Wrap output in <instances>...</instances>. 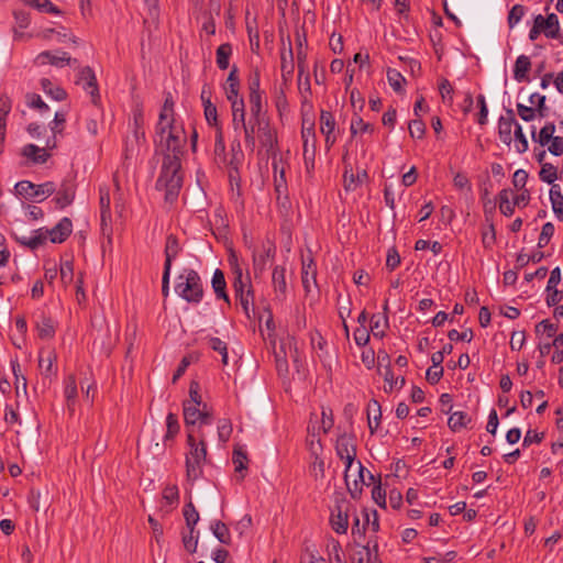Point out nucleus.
<instances>
[{
    "mask_svg": "<svg viewBox=\"0 0 563 563\" xmlns=\"http://www.w3.org/2000/svg\"><path fill=\"white\" fill-rule=\"evenodd\" d=\"M174 100L167 93L155 126L154 144L156 152L163 156L162 167L155 188L164 191V199L174 203L183 188L184 175L181 172V157L186 145L184 131L175 125Z\"/></svg>",
    "mask_w": 563,
    "mask_h": 563,
    "instance_id": "nucleus-1",
    "label": "nucleus"
},
{
    "mask_svg": "<svg viewBox=\"0 0 563 563\" xmlns=\"http://www.w3.org/2000/svg\"><path fill=\"white\" fill-rule=\"evenodd\" d=\"M189 451L186 454V473L188 479H197L202 471V464L207 459V443L201 430H189L187 433Z\"/></svg>",
    "mask_w": 563,
    "mask_h": 563,
    "instance_id": "nucleus-2",
    "label": "nucleus"
},
{
    "mask_svg": "<svg viewBox=\"0 0 563 563\" xmlns=\"http://www.w3.org/2000/svg\"><path fill=\"white\" fill-rule=\"evenodd\" d=\"M73 232V222L69 218L64 217L52 229H38L34 231V234L30 238L22 236L18 238L16 241L27 246L31 250H36L41 245L45 244L47 239L52 243H63Z\"/></svg>",
    "mask_w": 563,
    "mask_h": 563,
    "instance_id": "nucleus-3",
    "label": "nucleus"
},
{
    "mask_svg": "<svg viewBox=\"0 0 563 563\" xmlns=\"http://www.w3.org/2000/svg\"><path fill=\"white\" fill-rule=\"evenodd\" d=\"M175 292L189 303H199L203 297L199 274L192 268H185L176 279Z\"/></svg>",
    "mask_w": 563,
    "mask_h": 563,
    "instance_id": "nucleus-4",
    "label": "nucleus"
},
{
    "mask_svg": "<svg viewBox=\"0 0 563 563\" xmlns=\"http://www.w3.org/2000/svg\"><path fill=\"white\" fill-rule=\"evenodd\" d=\"M184 420L188 431L195 429L197 422H199V426L196 430H201V426L212 423V413L208 410L207 404L197 406L191 401H185Z\"/></svg>",
    "mask_w": 563,
    "mask_h": 563,
    "instance_id": "nucleus-5",
    "label": "nucleus"
},
{
    "mask_svg": "<svg viewBox=\"0 0 563 563\" xmlns=\"http://www.w3.org/2000/svg\"><path fill=\"white\" fill-rule=\"evenodd\" d=\"M335 451L341 460L345 461V471L349 473L356 456L354 439L345 433L341 434L335 444Z\"/></svg>",
    "mask_w": 563,
    "mask_h": 563,
    "instance_id": "nucleus-6",
    "label": "nucleus"
},
{
    "mask_svg": "<svg viewBox=\"0 0 563 563\" xmlns=\"http://www.w3.org/2000/svg\"><path fill=\"white\" fill-rule=\"evenodd\" d=\"M77 185L74 178H65L56 188L54 201L58 209H65L74 202Z\"/></svg>",
    "mask_w": 563,
    "mask_h": 563,
    "instance_id": "nucleus-7",
    "label": "nucleus"
},
{
    "mask_svg": "<svg viewBox=\"0 0 563 563\" xmlns=\"http://www.w3.org/2000/svg\"><path fill=\"white\" fill-rule=\"evenodd\" d=\"M257 125V139L263 147L267 151L273 150L277 144V134L275 129L271 125L268 118L255 121Z\"/></svg>",
    "mask_w": 563,
    "mask_h": 563,
    "instance_id": "nucleus-8",
    "label": "nucleus"
},
{
    "mask_svg": "<svg viewBox=\"0 0 563 563\" xmlns=\"http://www.w3.org/2000/svg\"><path fill=\"white\" fill-rule=\"evenodd\" d=\"M331 528L339 534H344L349 528L347 504H338L330 516Z\"/></svg>",
    "mask_w": 563,
    "mask_h": 563,
    "instance_id": "nucleus-9",
    "label": "nucleus"
},
{
    "mask_svg": "<svg viewBox=\"0 0 563 563\" xmlns=\"http://www.w3.org/2000/svg\"><path fill=\"white\" fill-rule=\"evenodd\" d=\"M84 82L82 88L90 93L92 103L100 99L96 75L91 67L86 66L78 74L77 84Z\"/></svg>",
    "mask_w": 563,
    "mask_h": 563,
    "instance_id": "nucleus-10",
    "label": "nucleus"
},
{
    "mask_svg": "<svg viewBox=\"0 0 563 563\" xmlns=\"http://www.w3.org/2000/svg\"><path fill=\"white\" fill-rule=\"evenodd\" d=\"M275 255V246L272 242L263 245L262 251L253 252V273L255 277L263 274L269 258Z\"/></svg>",
    "mask_w": 563,
    "mask_h": 563,
    "instance_id": "nucleus-11",
    "label": "nucleus"
},
{
    "mask_svg": "<svg viewBox=\"0 0 563 563\" xmlns=\"http://www.w3.org/2000/svg\"><path fill=\"white\" fill-rule=\"evenodd\" d=\"M272 286L275 294V300L284 301L287 297L286 268L275 266L272 273Z\"/></svg>",
    "mask_w": 563,
    "mask_h": 563,
    "instance_id": "nucleus-12",
    "label": "nucleus"
},
{
    "mask_svg": "<svg viewBox=\"0 0 563 563\" xmlns=\"http://www.w3.org/2000/svg\"><path fill=\"white\" fill-rule=\"evenodd\" d=\"M301 136L303 140V159L307 173L310 174L314 168V142L311 144V148H309V137L314 139V129L311 124L308 128L302 126Z\"/></svg>",
    "mask_w": 563,
    "mask_h": 563,
    "instance_id": "nucleus-13",
    "label": "nucleus"
},
{
    "mask_svg": "<svg viewBox=\"0 0 563 563\" xmlns=\"http://www.w3.org/2000/svg\"><path fill=\"white\" fill-rule=\"evenodd\" d=\"M516 119L512 109H506V115H503L498 120V135L500 141L510 145L512 141L511 130L512 126H516Z\"/></svg>",
    "mask_w": 563,
    "mask_h": 563,
    "instance_id": "nucleus-14",
    "label": "nucleus"
},
{
    "mask_svg": "<svg viewBox=\"0 0 563 563\" xmlns=\"http://www.w3.org/2000/svg\"><path fill=\"white\" fill-rule=\"evenodd\" d=\"M12 108V101L7 95L0 96V153L3 151L5 140L7 117Z\"/></svg>",
    "mask_w": 563,
    "mask_h": 563,
    "instance_id": "nucleus-15",
    "label": "nucleus"
},
{
    "mask_svg": "<svg viewBox=\"0 0 563 563\" xmlns=\"http://www.w3.org/2000/svg\"><path fill=\"white\" fill-rule=\"evenodd\" d=\"M212 289L216 294V297L218 299H223L227 303L230 305V298L227 292V282L224 277V273L217 268L213 273L212 280H211Z\"/></svg>",
    "mask_w": 563,
    "mask_h": 563,
    "instance_id": "nucleus-16",
    "label": "nucleus"
},
{
    "mask_svg": "<svg viewBox=\"0 0 563 563\" xmlns=\"http://www.w3.org/2000/svg\"><path fill=\"white\" fill-rule=\"evenodd\" d=\"M35 62L38 64V65H45V64H51V65H54V66H57V67H63L65 64H70L71 63V58L70 56L63 52L60 56L58 55H54L52 54L51 52L48 51H45V52H42L40 53L37 56H36V59Z\"/></svg>",
    "mask_w": 563,
    "mask_h": 563,
    "instance_id": "nucleus-17",
    "label": "nucleus"
},
{
    "mask_svg": "<svg viewBox=\"0 0 563 563\" xmlns=\"http://www.w3.org/2000/svg\"><path fill=\"white\" fill-rule=\"evenodd\" d=\"M64 396L66 398L67 409L70 413L75 411L76 399L78 396L75 375L70 374L65 378Z\"/></svg>",
    "mask_w": 563,
    "mask_h": 563,
    "instance_id": "nucleus-18",
    "label": "nucleus"
},
{
    "mask_svg": "<svg viewBox=\"0 0 563 563\" xmlns=\"http://www.w3.org/2000/svg\"><path fill=\"white\" fill-rule=\"evenodd\" d=\"M227 87H225V93L227 98L230 102L234 100H242L243 98H239V87H240V80L238 77V68L233 66L231 69L228 79H227Z\"/></svg>",
    "mask_w": 563,
    "mask_h": 563,
    "instance_id": "nucleus-19",
    "label": "nucleus"
},
{
    "mask_svg": "<svg viewBox=\"0 0 563 563\" xmlns=\"http://www.w3.org/2000/svg\"><path fill=\"white\" fill-rule=\"evenodd\" d=\"M36 329L38 336L43 340H49L55 334V325L53 319L45 316L44 313H42L36 321Z\"/></svg>",
    "mask_w": 563,
    "mask_h": 563,
    "instance_id": "nucleus-20",
    "label": "nucleus"
},
{
    "mask_svg": "<svg viewBox=\"0 0 563 563\" xmlns=\"http://www.w3.org/2000/svg\"><path fill=\"white\" fill-rule=\"evenodd\" d=\"M180 251L178 239L174 234H169L165 244V268H172V262L177 257Z\"/></svg>",
    "mask_w": 563,
    "mask_h": 563,
    "instance_id": "nucleus-21",
    "label": "nucleus"
},
{
    "mask_svg": "<svg viewBox=\"0 0 563 563\" xmlns=\"http://www.w3.org/2000/svg\"><path fill=\"white\" fill-rule=\"evenodd\" d=\"M382 418L380 405L377 400L372 399L367 405V419H368V428L371 433H374L376 428L378 427Z\"/></svg>",
    "mask_w": 563,
    "mask_h": 563,
    "instance_id": "nucleus-22",
    "label": "nucleus"
},
{
    "mask_svg": "<svg viewBox=\"0 0 563 563\" xmlns=\"http://www.w3.org/2000/svg\"><path fill=\"white\" fill-rule=\"evenodd\" d=\"M531 68L530 58L526 55H520L515 63L514 77L517 81H527V74Z\"/></svg>",
    "mask_w": 563,
    "mask_h": 563,
    "instance_id": "nucleus-23",
    "label": "nucleus"
},
{
    "mask_svg": "<svg viewBox=\"0 0 563 563\" xmlns=\"http://www.w3.org/2000/svg\"><path fill=\"white\" fill-rule=\"evenodd\" d=\"M550 201L553 212L560 221H563V195L559 185H553L550 189Z\"/></svg>",
    "mask_w": 563,
    "mask_h": 563,
    "instance_id": "nucleus-24",
    "label": "nucleus"
},
{
    "mask_svg": "<svg viewBox=\"0 0 563 563\" xmlns=\"http://www.w3.org/2000/svg\"><path fill=\"white\" fill-rule=\"evenodd\" d=\"M22 153L25 157L37 164L45 163L49 157V154L44 148H40L34 144L25 145Z\"/></svg>",
    "mask_w": 563,
    "mask_h": 563,
    "instance_id": "nucleus-25",
    "label": "nucleus"
},
{
    "mask_svg": "<svg viewBox=\"0 0 563 563\" xmlns=\"http://www.w3.org/2000/svg\"><path fill=\"white\" fill-rule=\"evenodd\" d=\"M251 119L258 121L266 119V111L263 109L262 95H249Z\"/></svg>",
    "mask_w": 563,
    "mask_h": 563,
    "instance_id": "nucleus-26",
    "label": "nucleus"
},
{
    "mask_svg": "<svg viewBox=\"0 0 563 563\" xmlns=\"http://www.w3.org/2000/svg\"><path fill=\"white\" fill-rule=\"evenodd\" d=\"M210 529L213 536L219 540V542L225 545L231 544V533L228 526L224 522L216 520L214 522L211 523Z\"/></svg>",
    "mask_w": 563,
    "mask_h": 563,
    "instance_id": "nucleus-27",
    "label": "nucleus"
},
{
    "mask_svg": "<svg viewBox=\"0 0 563 563\" xmlns=\"http://www.w3.org/2000/svg\"><path fill=\"white\" fill-rule=\"evenodd\" d=\"M472 418L464 411L452 412L448 420V426L452 431H459L471 423Z\"/></svg>",
    "mask_w": 563,
    "mask_h": 563,
    "instance_id": "nucleus-28",
    "label": "nucleus"
},
{
    "mask_svg": "<svg viewBox=\"0 0 563 563\" xmlns=\"http://www.w3.org/2000/svg\"><path fill=\"white\" fill-rule=\"evenodd\" d=\"M317 268L312 258L308 262L302 260V286L306 291H310V279L316 283Z\"/></svg>",
    "mask_w": 563,
    "mask_h": 563,
    "instance_id": "nucleus-29",
    "label": "nucleus"
},
{
    "mask_svg": "<svg viewBox=\"0 0 563 563\" xmlns=\"http://www.w3.org/2000/svg\"><path fill=\"white\" fill-rule=\"evenodd\" d=\"M235 298L240 301L245 316L250 319L251 312H254V290L253 287H249L247 290L238 294Z\"/></svg>",
    "mask_w": 563,
    "mask_h": 563,
    "instance_id": "nucleus-30",
    "label": "nucleus"
},
{
    "mask_svg": "<svg viewBox=\"0 0 563 563\" xmlns=\"http://www.w3.org/2000/svg\"><path fill=\"white\" fill-rule=\"evenodd\" d=\"M555 132V125L553 122H548L539 132V134H536V129L532 130V140L534 142H538L541 146H544L550 143L552 139L555 136L553 135Z\"/></svg>",
    "mask_w": 563,
    "mask_h": 563,
    "instance_id": "nucleus-31",
    "label": "nucleus"
},
{
    "mask_svg": "<svg viewBox=\"0 0 563 563\" xmlns=\"http://www.w3.org/2000/svg\"><path fill=\"white\" fill-rule=\"evenodd\" d=\"M41 87L46 95L52 97L54 100L63 101L67 97V92L59 86H53L52 81L47 78L41 79Z\"/></svg>",
    "mask_w": 563,
    "mask_h": 563,
    "instance_id": "nucleus-32",
    "label": "nucleus"
},
{
    "mask_svg": "<svg viewBox=\"0 0 563 563\" xmlns=\"http://www.w3.org/2000/svg\"><path fill=\"white\" fill-rule=\"evenodd\" d=\"M288 57L289 60H287V54L285 51L282 52L280 58H282V78L284 80V84L287 85L292 77L294 74V62H292V51L291 48L288 49Z\"/></svg>",
    "mask_w": 563,
    "mask_h": 563,
    "instance_id": "nucleus-33",
    "label": "nucleus"
},
{
    "mask_svg": "<svg viewBox=\"0 0 563 563\" xmlns=\"http://www.w3.org/2000/svg\"><path fill=\"white\" fill-rule=\"evenodd\" d=\"M56 361V353L53 350L42 351L38 356V366L45 376L53 373V366Z\"/></svg>",
    "mask_w": 563,
    "mask_h": 563,
    "instance_id": "nucleus-34",
    "label": "nucleus"
},
{
    "mask_svg": "<svg viewBox=\"0 0 563 563\" xmlns=\"http://www.w3.org/2000/svg\"><path fill=\"white\" fill-rule=\"evenodd\" d=\"M232 108V123L236 130L240 125H244L245 122V109L244 100H234L231 102Z\"/></svg>",
    "mask_w": 563,
    "mask_h": 563,
    "instance_id": "nucleus-35",
    "label": "nucleus"
},
{
    "mask_svg": "<svg viewBox=\"0 0 563 563\" xmlns=\"http://www.w3.org/2000/svg\"><path fill=\"white\" fill-rule=\"evenodd\" d=\"M11 367L14 375V386L16 395H19L20 391H22L25 395L27 389V380L26 377L21 373V366L18 360L11 362Z\"/></svg>",
    "mask_w": 563,
    "mask_h": 563,
    "instance_id": "nucleus-36",
    "label": "nucleus"
},
{
    "mask_svg": "<svg viewBox=\"0 0 563 563\" xmlns=\"http://www.w3.org/2000/svg\"><path fill=\"white\" fill-rule=\"evenodd\" d=\"M232 286L235 296L247 290L249 287H252L250 277H243L242 268L238 265L234 268V280Z\"/></svg>",
    "mask_w": 563,
    "mask_h": 563,
    "instance_id": "nucleus-37",
    "label": "nucleus"
},
{
    "mask_svg": "<svg viewBox=\"0 0 563 563\" xmlns=\"http://www.w3.org/2000/svg\"><path fill=\"white\" fill-rule=\"evenodd\" d=\"M232 55V45L230 43H223L217 48V65L221 70L229 67V60Z\"/></svg>",
    "mask_w": 563,
    "mask_h": 563,
    "instance_id": "nucleus-38",
    "label": "nucleus"
},
{
    "mask_svg": "<svg viewBox=\"0 0 563 563\" xmlns=\"http://www.w3.org/2000/svg\"><path fill=\"white\" fill-rule=\"evenodd\" d=\"M232 462L234 464V471L240 473V478L243 479L245 475L242 474V472L247 468V455L242 448H235L233 450Z\"/></svg>",
    "mask_w": 563,
    "mask_h": 563,
    "instance_id": "nucleus-39",
    "label": "nucleus"
},
{
    "mask_svg": "<svg viewBox=\"0 0 563 563\" xmlns=\"http://www.w3.org/2000/svg\"><path fill=\"white\" fill-rule=\"evenodd\" d=\"M510 195H511L510 189H503L498 195L499 210L506 217L512 216L514 211H515L516 205H514V202L512 203L510 202Z\"/></svg>",
    "mask_w": 563,
    "mask_h": 563,
    "instance_id": "nucleus-40",
    "label": "nucleus"
},
{
    "mask_svg": "<svg viewBox=\"0 0 563 563\" xmlns=\"http://www.w3.org/2000/svg\"><path fill=\"white\" fill-rule=\"evenodd\" d=\"M184 517L188 529L191 530V532H195L196 525L199 521V512L191 501L185 505Z\"/></svg>",
    "mask_w": 563,
    "mask_h": 563,
    "instance_id": "nucleus-41",
    "label": "nucleus"
},
{
    "mask_svg": "<svg viewBox=\"0 0 563 563\" xmlns=\"http://www.w3.org/2000/svg\"><path fill=\"white\" fill-rule=\"evenodd\" d=\"M335 120L330 111L321 110L320 113V131L322 134H333L335 129Z\"/></svg>",
    "mask_w": 563,
    "mask_h": 563,
    "instance_id": "nucleus-42",
    "label": "nucleus"
},
{
    "mask_svg": "<svg viewBox=\"0 0 563 563\" xmlns=\"http://www.w3.org/2000/svg\"><path fill=\"white\" fill-rule=\"evenodd\" d=\"M539 178L550 185H555L554 181L558 179V169L551 163L542 164L539 172Z\"/></svg>",
    "mask_w": 563,
    "mask_h": 563,
    "instance_id": "nucleus-43",
    "label": "nucleus"
},
{
    "mask_svg": "<svg viewBox=\"0 0 563 563\" xmlns=\"http://www.w3.org/2000/svg\"><path fill=\"white\" fill-rule=\"evenodd\" d=\"M26 4L38 11H44L53 14H59L60 10L53 4L49 0H27Z\"/></svg>",
    "mask_w": 563,
    "mask_h": 563,
    "instance_id": "nucleus-44",
    "label": "nucleus"
},
{
    "mask_svg": "<svg viewBox=\"0 0 563 563\" xmlns=\"http://www.w3.org/2000/svg\"><path fill=\"white\" fill-rule=\"evenodd\" d=\"M308 445L311 453L317 456L319 455V450L321 449V440L318 437L316 426H308Z\"/></svg>",
    "mask_w": 563,
    "mask_h": 563,
    "instance_id": "nucleus-45",
    "label": "nucleus"
},
{
    "mask_svg": "<svg viewBox=\"0 0 563 563\" xmlns=\"http://www.w3.org/2000/svg\"><path fill=\"white\" fill-rule=\"evenodd\" d=\"M244 131V139L246 146L254 148L255 146V133H257V125L253 119H250L249 123L241 125Z\"/></svg>",
    "mask_w": 563,
    "mask_h": 563,
    "instance_id": "nucleus-46",
    "label": "nucleus"
},
{
    "mask_svg": "<svg viewBox=\"0 0 563 563\" xmlns=\"http://www.w3.org/2000/svg\"><path fill=\"white\" fill-rule=\"evenodd\" d=\"M112 217L111 212L103 211L100 212V227H101V233L103 236L108 238V241L111 242L112 239Z\"/></svg>",
    "mask_w": 563,
    "mask_h": 563,
    "instance_id": "nucleus-47",
    "label": "nucleus"
},
{
    "mask_svg": "<svg viewBox=\"0 0 563 563\" xmlns=\"http://www.w3.org/2000/svg\"><path fill=\"white\" fill-rule=\"evenodd\" d=\"M166 427H167V431L165 434V440H173L175 438V435L179 432L178 418L175 413L169 412L167 415Z\"/></svg>",
    "mask_w": 563,
    "mask_h": 563,
    "instance_id": "nucleus-48",
    "label": "nucleus"
},
{
    "mask_svg": "<svg viewBox=\"0 0 563 563\" xmlns=\"http://www.w3.org/2000/svg\"><path fill=\"white\" fill-rule=\"evenodd\" d=\"M210 347L221 354V362L223 365H228V346L227 343L223 342L219 338H210L209 340Z\"/></svg>",
    "mask_w": 563,
    "mask_h": 563,
    "instance_id": "nucleus-49",
    "label": "nucleus"
},
{
    "mask_svg": "<svg viewBox=\"0 0 563 563\" xmlns=\"http://www.w3.org/2000/svg\"><path fill=\"white\" fill-rule=\"evenodd\" d=\"M214 155L222 162H225V144L222 128L216 130Z\"/></svg>",
    "mask_w": 563,
    "mask_h": 563,
    "instance_id": "nucleus-50",
    "label": "nucleus"
},
{
    "mask_svg": "<svg viewBox=\"0 0 563 563\" xmlns=\"http://www.w3.org/2000/svg\"><path fill=\"white\" fill-rule=\"evenodd\" d=\"M56 191V186L53 181H46L40 185H35V189L33 191L34 198L42 197V199H46L52 196Z\"/></svg>",
    "mask_w": 563,
    "mask_h": 563,
    "instance_id": "nucleus-51",
    "label": "nucleus"
},
{
    "mask_svg": "<svg viewBox=\"0 0 563 563\" xmlns=\"http://www.w3.org/2000/svg\"><path fill=\"white\" fill-rule=\"evenodd\" d=\"M387 79L396 92H400L402 90V84L406 82L405 77L396 69L387 70Z\"/></svg>",
    "mask_w": 563,
    "mask_h": 563,
    "instance_id": "nucleus-52",
    "label": "nucleus"
},
{
    "mask_svg": "<svg viewBox=\"0 0 563 563\" xmlns=\"http://www.w3.org/2000/svg\"><path fill=\"white\" fill-rule=\"evenodd\" d=\"M526 13V8L521 4H515L509 13H508V18H507V22H508V25L510 29H512L516 24H518L520 22V20L523 18Z\"/></svg>",
    "mask_w": 563,
    "mask_h": 563,
    "instance_id": "nucleus-53",
    "label": "nucleus"
},
{
    "mask_svg": "<svg viewBox=\"0 0 563 563\" xmlns=\"http://www.w3.org/2000/svg\"><path fill=\"white\" fill-rule=\"evenodd\" d=\"M297 66H298V80L299 87L301 86V78L305 74H307V53L302 49L301 42L299 43V47L297 51Z\"/></svg>",
    "mask_w": 563,
    "mask_h": 563,
    "instance_id": "nucleus-54",
    "label": "nucleus"
},
{
    "mask_svg": "<svg viewBox=\"0 0 563 563\" xmlns=\"http://www.w3.org/2000/svg\"><path fill=\"white\" fill-rule=\"evenodd\" d=\"M34 189H35V184H33L29 180H21L15 185L16 192L27 200L34 199V196L32 195Z\"/></svg>",
    "mask_w": 563,
    "mask_h": 563,
    "instance_id": "nucleus-55",
    "label": "nucleus"
},
{
    "mask_svg": "<svg viewBox=\"0 0 563 563\" xmlns=\"http://www.w3.org/2000/svg\"><path fill=\"white\" fill-rule=\"evenodd\" d=\"M554 234V225L551 222H547L543 224L541 233L538 239V247L542 249L548 245L551 238Z\"/></svg>",
    "mask_w": 563,
    "mask_h": 563,
    "instance_id": "nucleus-56",
    "label": "nucleus"
},
{
    "mask_svg": "<svg viewBox=\"0 0 563 563\" xmlns=\"http://www.w3.org/2000/svg\"><path fill=\"white\" fill-rule=\"evenodd\" d=\"M357 132L372 133L374 132V125L368 122H364L361 117H356L351 122V133L352 135H355Z\"/></svg>",
    "mask_w": 563,
    "mask_h": 563,
    "instance_id": "nucleus-57",
    "label": "nucleus"
},
{
    "mask_svg": "<svg viewBox=\"0 0 563 563\" xmlns=\"http://www.w3.org/2000/svg\"><path fill=\"white\" fill-rule=\"evenodd\" d=\"M514 135L516 141V151L520 154L525 153L528 150V141L522 132L520 124L518 123H516Z\"/></svg>",
    "mask_w": 563,
    "mask_h": 563,
    "instance_id": "nucleus-58",
    "label": "nucleus"
},
{
    "mask_svg": "<svg viewBox=\"0 0 563 563\" xmlns=\"http://www.w3.org/2000/svg\"><path fill=\"white\" fill-rule=\"evenodd\" d=\"M203 110L207 122L210 125L214 126L216 130L218 128H221L218 121V111L216 104H213L212 102H207V104H203Z\"/></svg>",
    "mask_w": 563,
    "mask_h": 563,
    "instance_id": "nucleus-59",
    "label": "nucleus"
},
{
    "mask_svg": "<svg viewBox=\"0 0 563 563\" xmlns=\"http://www.w3.org/2000/svg\"><path fill=\"white\" fill-rule=\"evenodd\" d=\"M531 104H536L539 117L544 118L548 115V108L545 107V96L539 93H532L529 98Z\"/></svg>",
    "mask_w": 563,
    "mask_h": 563,
    "instance_id": "nucleus-60",
    "label": "nucleus"
},
{
    "mask_svg": "<svg viewBox=\"0 0 563 563\" xmlns=\"http://www.w3.org/2000/svg\"><path fill=\"white\" fill-rule=\"evenodd\" d=\"M408 130L411 137L422 139L426 133V125L422 120H411Z\"/></svg>",
    "mask_w": 563,
    "mask_h": 563,
    "instance_id": "nucleus-61",
    "label": "nucleus"
},
{
    "mask_svg": "<svg viewBox=\"0 0 563 563\" xmlns=\"http://www.w3.org/2000/svg\"><path fill=\"white\" fill-rule=\"evenodd\" d=\"M74 277V266L71 261H65L60 264V279L67 285L71 283Z\"/></svg>",
    "mask_w": 563,
    "mask_h": 563,
    "instance_id": "nucleus-62",
    "label": "nucleus"
},
{
    "mask_svg": "<svg viewBox=\"0 0 563 563\" xmlns=\"http://www.w3.org/2000/svg\"><path fill=\"white\" fill-rule=\"evenodd\" d=\"M473 336H474V334H473V331L471 329H466L463 332H459L457 330L452 329L448 333V338L451 341H466V342H471L473 340Z\"/></svg>",
    "mask_w": 563,
    "mask_h": 563,
    "instance_id": "nucleus-63",
    "label": "nucleus"
},
{
    "mask_svg": "<svg viewBox=\"0 0 563 563\" xmlns=\"http://www.w3.org/2000/svg\"><path fill=\"white\" fill-rule=\"evenodd\" d=\"M26 103L30 108H36L40 111L48 110V106L42 100L41 96L37 93H27Z\"/></svg>",
    "mask_w": 563,
    "mask_h": 563,
    "instance_id": "nucleus-64",
    "label": "nucleus"
}]
</instances>
